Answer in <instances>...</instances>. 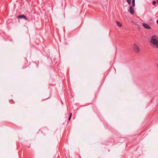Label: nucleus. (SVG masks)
<instances>
[{
	"instance_id": "ddd939ff",
	"label": "nucleus",
	"mask_w": 158,
	"mask_h": 158,
	"mask_svg": "<svg viewBox=\"0 0 158 158\" xmlns=\"http://www.w3.org/2000/svg\"><path fill=\"white\" fill-rule=\"evenodd\" d=\"M157 66L158 67V63L156 64Z\"/></svg>"
},
{
	"instance_id": "9d476101",
	"label": "nucleus",
	"mask_w": 158,
	"mask_h": 158,
	"mask_svg": "<svg viewBox=\"0 0 158 158\" xmlns=\"http://www.w3.org/2000/svg\"><path fill=\"white\" fill-rule=\"evenodd\" d=\"M156 3V1H154L152 2V4L154 5Z\"/></svg>"
},
{
	"instance_id": "9b49d317",
	"label": "nucleus",
	"mask_w": 158,
	"mask_h": 158,
	"mask_svg": "<svg viewBox=\"0 0 158 158\" xmlns=\"http://www.w3.org/2000/svg\"><path fill=\"white\" fill-rule=\"evenodd\" d=\"M132 22L134 24H136V25L138 24L136 22H135L134 21H132Z\"/></svg>"
},
{
	"instance_id": "f257e3e1",
	"label": "nucleus",
	"mask_w": 158,
	"mask_h": 158,
	"mask_svg": "<svg viewBox=\"0 0 158 158\" xmlns=\"http://www.w3.org/2000/svg\"><path fill=\"white\" fill-rule=\"evenodd\" d=\"M150 42L153 48H158V36L156 35L152 36L150 38Z\"/></svg>"
},
{
	"instance_id": "4468645a",
	"label": "nucleus",
	"mask_w": 158,
	"mask_h": 158,
	"mask_svg": "<svg viewBox=\"0 0 158 158\" xmlns=\"http://www.w3.org/2000/svg\"><path fill=\"white\" fill-rule=\"evenodd\" d=\"M156 22L157 23H158V20H157Z\"/></svg>"
},
{
	"instance_id": "1a4fd4ad",
	"label": "nucleus",
	"mask_w": 158,
	"mask_h": 158,
	"mask_svg": "<svg viewBox=\"0 0 158 158\" xmlns=\"http://www.w3.org/2000/svg\"><path fill=\"white\" fill-rule=\"evenodd\" d=\"M72 113H70V115H69V120H70L71 118V116H72Z\"/></svg>"
},
{
	"instance_id": "f03ea898",
	"label": "nucleus",
	"mask_w": 158,
	"mask_h": 158,
	"mask_svg": "<svg viewBox=\"0 0 158 158\" xmlns=\"http://www.w3.org/2000/svg\"><path fill=\"white\" fill-rule=\"evenodd\" d=\"M133 48L134 51L136 52H139L140 51V48L139 46L136 44H134L133 45Z\"/></svg>"
},
{
	"instance_id": "7ed1b4c3",
	"label": "nucleus",
	"mask_w": 158,
	"mask_h": 158,
	"mask_svg": "<svg viewBox=\"0 0 158 158\" xmlns=\"http://www.w3.org/2000/svg\"><path fill=\"white\" fill-rule=\"evenodd\" d=\"M17 17L18 18L20 19L23 18L26 20H28L27 17L24 15H18L17 16Z\"/></svg>"
},
{
	"instance_id": "6e6552de",
	"label": "nucleus",
	"mask_w": 158,
	"mask_h": 158,
	"mask_svg": "<svg viewBox=\"0 0 158 158\" xmlns=\"http://www.w3.org/2000/svg\"><path fill=\"white\" fill-rule=\"evenodd\" d=\"M127 2L130 5H131V0H127Z\"/></svg>"
},
{
	"instance_id": "f8f14e48",
	"label": "nucleus",
	"mask_w": 158,
	"mask_h": 158,
	"mask_svg": "<svg viewBox=\"0 0 158 158\" xmlns=\"http://www.w3.org/2000/svg\"><path fill=\"white\" fill-rule=\"evenodd\" d=\"M50 97V96H49L47 98H45V99H47V98H48L49 97Z\"/></svg>"
},
{
	"instance_id": "39448f33",
	"label": "nucleus",
	"mask_w": 158,
	"mask_h": 158,
	"mask_svg": "<svg viewBox=\"0 0 158 158\" xmlns=\"http://www.w3.org/2000/svg\"><path fill=\"white\" fill-rule=\"evenodd\" d=\"M143 26L146 28L149 29L151 28L150 27L148 24L145 23L143 24Z\"/></svg>"
},
{
	"instance_id": "0eeeda50",
	"label": "nucleus",
	"mask_w": 158,
	"mask_h": 158,
	"mask_svg": "<svg viewBox=\"0 0 158 158\" xmlns=\"http://www.w3.org/2000/svg\"><path fill=\"white\" fill-rule=\"evenodd\" d=\"M135 5V0H132V6L133 7H134Z\"/></svg>"
},
{
	"instance_id": "423d86ee",
	"label": "nucleus",
	"mask_w": 158,
	"mask_h": 158,
	"mask_svg": "<svg viewBox=\"0 0 158 158\" xmlns=\"http://www.w3.org/2000/svg\"><path fill=\"white\" fill-rule=\"evenodd\" d=\"M116 22L117 23V24L118 26L119 27H122V24L121 23H120L119 22L117 21H116Z\"/></svg>"
},
{
	"instance_id": "2eb2a0df",
	"label": "nucleus",
	"mask_w": 158,
	"mask_h": 158,
	"mask_svg": "<svg viewBox=\"0 0 158 158\" xmlns=\"http://www.w3.org/2000/svg\"><path fill=\"white\" fill-rule=\"evenodd\" d=\"M156 2H157V3H158V0H156Z\"/></svg>"
},
{
	"instance_id": "20e7f679",
	"label": "nucleus",
	"mask_w": 158,
	"mask_h": 158,
	"mask_svg": "<svg viewBox=\"0 0 158 158\" xmlns=\"http://www.w3.org/2000/svg\"><path fill=\"white\" fill-rule=\"evenodd\" d=\"M133 6H131L129 7V9L128 10V11L132 15H133L134 14V11L133 8Z\"/></svg>"
}]
</instances>
